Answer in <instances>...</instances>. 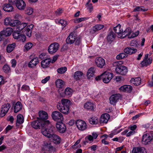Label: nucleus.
<instances>
[{
    "instance_id": "obj_1",
    "label": "nucleus",
    "mask_w": 153,
    "mask_h": 153,
    "mask_svg": "<svg viewBox=\"0 0 153 153\" xmlns=\"http://www.w3.org/2000/svg\"><path fill=\"white\" fill-rule=\"evenodd\" d=\"M27 23L24 22L21 23L19 21L14 27H16V30H18L25 34L29 37H30L31 35V29L33 28L34 25L30 24L27 26Z\"/></svg>"
},
{
    "instance_id": "obj_2",
    "label": "nucleus",
    "mask_w": 153,
    "mask_h": 153,
    "mask_svg": "<svg viewBox=\"0 0 153 153\" xmlns=\"http://www.w3.org/2000/svg\"><path fill=\"white\" fill-rule=\"evenodd\" d=\"M71 102V101L67 99H62L61 101L57 104L56 106L58 110L61 113L67 114L69 113L70 106Z\"/></svg>"
},
{
    "instance_id": "obj_3",
    "label": "nucleus",
    "mask_w": 153,
    "mask_h": 153,
    "mask_svg": "<svg viewBox=\"0 0 153 153\" xmlns=\"http://www.w3.org/2000/svg\"><path fill=\"white\" fill-rule=\"evenodd\" d=\"M119 62H113L112 65V67H115L116 72L120 75H125L128 72L127 68L123 65H122Z\"/></svg>"
},
{
    "instance_id": "obj_4",
    "label": "nucleus",
    "mask_w": 153,
    "mask_h": 153,
    "mask_svg": "<svg viewBox=\"0 0 153 153\" xmlns=\"http://www.w3.org/2000/svg\"><path fill=\"white\" fill-rule=\"evenodd\" d=\"M39 117L37 119L41 122L42 123L44 124L46 126L50 124V122L48 120H46L48 119L47 113L44 111H40L39 113Z\"/></svg>"
},
{
    "instance_id": "obj_5",
    "label": "nucleus",
    "mask_w": 153,
    "mask_h": 153,
    "mask_svg": "<svg viewBox=\"0 0 153 153\" xmlns=\"http://www.w3.org/2000/svg\"><path fill=\"white\" fill-rule=\"evenodd\" d=\"M48 126L44 127L45 130L42 131V134L48 138H50L56 131V128L52 126L49 128L47 127Z\"/></svg>"
},
{
    "instance_id": "obj_6",
    "label": "nucleus",
    "mask_w": 153,
    "mask_h": 153,
    "mask_svg": "<svg viewBox=\"0 0 153 153\" xmlns=\"http://www.w3.org/2000/svg\"><path fill=\"white\" fill-rule=\"evenodd\" d=\"M12 35L14 39L18 41L24 42L26 40L25 36L22 34V33L17 30H13V29Z\"/></svg>"
},
{
    "instance_id": "obj_7",
    "label": "nucleus",
    "mask_w": 153,
    "mask_h": 153,
    "mask_svg": "<svg viewBox=\"0 0 153 153\" xmlns=\"http://www.w3.org/2000/svg\"><path fill=\"white\" fill-rule=\"evenodd\" d=\"M153 139V136L149 133H146L142 136L141 142L143 144L145 145L149 144Z\"/></svg>"
},
{
    "instance_id": "obj_8",
    "label": "nucleus",
    "mask_w": 153,
    "mask_h": 153,
    "mask_svg": "<svg viewBox=\"0 0 153 153\" xmlns=\"http://www.w3.org/2000/svg\"><path fill=\"white\" fill-rule=\"evenodd\" d=\"M13 29L11 27H7L0 32V42L5 37L9 36L12 32Z\"/></svg>"
},
{
    "instance_id": "obj_9",
    "label": "nucleus",
    "mask_w": 153,
    "mask_h": 153,
    "mask_svg": "<svg viewBox=\"0 0 153 153\" xmlns=\"http://www.w3.org/2000/svg\"><path fill=\"white\" fill-rule=\"evenodd\" d=\"M59 47V45L58 43L56 42H53L48 47V51L50 54H53L58 51Z\"/></svg>"
},
{
    "instance_id": "obj_10",
    "label": "nucleus",
    "mask_w": 153,
    "mask_h": 153,
    "mask_svg": "<svg viewBox=\"0 0 153 153\" xmlns=\"http://www.w3.org/2000/svg\"><path fill=\"white\" fill-rule=\"evenodd\" d=\"M75 124L78 129L80 131H83L87 128V126L85 122L82 120H76Z\"/></svg>"
},
{
    "instance_id": "obj_11",
    "label": "nucleus",
    "mask_w": 153,
    "mask_h": 153,
    "mask_svg": "<svg viewBox=\"0 0 153 153\" xmlns=\"http://www.w3.org/2000/svg\"><path fill=\"white\" fill-rule=\"evenodd\" d=\"M112 73L105 72L102 74V80L105 83H108L113 77Z\"/></svg>"
},
{
    "instance_id": "obj_12",
    "label": "nucleus",
    "mask_w": 153,
    "mask_h": 153,
    "mask_svg": "<svg viewBox=\"0 0 153 153\" xmlns=\"http://www.w3.org/2000/svg\"><path fill=\"white\" fill-rule=\"evenodd\" d=\"M51 117L53 119L56 121L60 120L61 121L64 119L62 114L61 112L57 111H54L52 112Z\"/></svg>"
},
{
    "instance_id": "obj_13",
    "label": "nucleus",
    "mask_w": 153,
    "mask_h": 153,
    "mask_svg": "<svg viewBox=\"0 0 153 153\" xmlns=\"http://www.w3.org/2000/svg\"><path fill=\"white\" fill-rule=\"evenodd\" d=\"M57 131L60 133H64L66 129L65 125L62 122H57L56 124Z\"/></svg>"
},
{
    "instance_id": "obj_14",
    "label": "nucleus",
    "mask_w": 153,
    "mask_h": 153,
    "mask_svg": "<svg viewBox=\"0 0 153 153\" xmlns=\"http://www.w3.org/2000/svg\"><path fill=\"white\" fill-rule=\"evenodd\" d=\"M32 127L35 129H40V128H43L44 127L46 126L44 124L42 123L37 118V120L33 121L31 123Z\"/></svg>"
},
{
    "instance_id": "obj_15",
    "label": "nucleus",
    "mask_w": 153,
    "mask_h": 153,
    "mask_svg": "<svg viewBox=\"0 0 153 153\" xmlns=\"http://www.w3.org/2000/svg\"><path fill=\"white\" fill-rule=\"evenodd\" d=\"M19 22L18 20H12L10 18H6L4 20V23L5 25L14 27Z\"/></svg>"
},
{
    "instance_id": "obj_16",
    "label": "nucleus",
    "mask_w": 153,
    "mask_h": 153,
    "mask_svg": "<svg viewBox=\"0 0 153 153\" xmlns=\"http://www.w3.org/2000/svg\"><path fill=\"white\" fill-rule=\"evenodd\" d=\"M10 107V104L9 103H7L6 104H4L2 106L0 114V116L1 117H3L6 115Z\"/></svg>"
},
{
    "instance_id": "obj_17",
    "label": "nucleus",
    "mask_w": 153,
    "mask_h": 153,
    "mask_svg": "<svg viewBox=\"0 0 153 153\" xmlns=\"http://www.w3.org/2000/svg\"><path fill=\"white\" fill-rule=\"evenodd\" d=\"M96 65L98 67L102 68L105 65V59L101 57H97L95 60Z\"/></svg>"
},
{
    "instance_id": "obj_18",
    "label": "nucleus",
    "mask_w": 153,
    "mask_h": 153,
    "mask_svg": "<svg viewBox=\"0 0 153 153\" xmlns=\"http://www.w3.org/2000/svg\"><path fill=\"white\" fill-rule=\"evenodd\" d=\"M120 36V38H124L127 36H128V38H129V37L131 36L132 33L131 28L129 27L126 28L124 31L122 28Z\"/></svg>"
},
{
    "instance_id": "obj_19",
    "label": "nucleus",
    "mask_w": 153,
    "mask_h": 153,
    "mask_svg": "<svg viewBox=\"0 0 153 153\" xmlns=\"http://www.w3.org/2000/svg\"><path fill=\"white\" fill-rule=\"evenodd\" d=\"M133 89L131 86L129 85H125L120 87L119 90L120 91L130 93Z\"/></svg>"
},
{
    "instance_id": "obj_20",
    "label": "nucleus",
    "mask_w": 153,
    "mask_h": 153,
    "mask_svg": "<svg viewBox=\"0 0 153 153\" xmlns=\"http://www.w3.org/2000/svg\"><path fill=\"white\" fill-rule=\"evenodd\" d=\"M120 95L117 94H114L111 95L110 97V102L113 105H115L120 98Z\"/></svg>"
},
{
    "instance_id": "obj_21",
    "label": "nucleus",
    "mask_w": 153,
    "mask_h": 153,
    "mask_svg": "<svg viewBox=\"0 0 153 153\" xmlns=\"http://www.w3.org/2000/svg\"><path fill=\"white\" fill-rule=\"evenodd\" d=\"M115 37V34L113 31L112 30H109V32L107 37V41L108 43L111 44L114 40Z\"/></svg>"
},
{
    "instance_id": "obj_22",
    "label": "nucleus",
    "mask_w": 153,
    "mask_h": 153,
    "mask_svg": "<svg viewBox=\"0 0 153 153\" xmlns=\"http://www.w3.org/2000/svg\"><path fill=\"white\" fill-rule=\"evenodd\" d=\"M110 117V116L108 114L104 113L101 116L100 122L101 123H107Z\"/></svg>"
},
{
    "instance_id": "obj_23",
    "label": "nucleus",
    "mask_w": 153,
    "mask_h": 153,
    "mask_svg": "<svg viewBox=\"0 0 153 153\" xmlns=\"http://www.w3.org/2000/svg\"><path fill=\"white\" fill-rule=\"evenodd\" d=\"M104 27V25H102L97 24L95 25L93 27L91 31V33L92 34H97V31L101 30Z\"/></svg>"
},
{
    "instance_id": "obj_24",
    "label": "nucleus",
    "mask_w": 153,
    "mask_h": 153,
    "mask_svg": "<svg viewBox=\"0 0 153 153\" xmlns=\"http://www.w3.org/2000/svg\"><path fill=\"white\" fill-rule=\"evenodd\" d=\"M73 92V90L72 89L69 87H67L66 88L63 93L59 94L62 97H65V96L70 97L72 95Z\"/></svg>"
},
{
    "instance_id": "obj_25",
    "label": "nucleus",
    "mask_w": 153,
    "mask_h": 153,
    "mask_svg": "<svg viewBox=\"0 0 153 153\" xmlns=\"http://www.w3.org/2000/svg\"><path fill=\"white\" fill-rule=\"evenodd\" d=\"M16 1V6L18 9L20 10L25 9L26 4L23 0H17Z\"/></svg>"
},
{
    "instance_id": "obj_26",
    "label": "nucleus",
    "mask_w": 153,
    "mask_h": 153,
    "mask_svg": "<svg viewBox=\"0 0 153 153\" xmlns=\"http://www.w3.org/2000/svg\"><path fill=\"white\" fill-rule=\"evenodd\" d=\"M39 62V59L35 57L32 59L29 62L28 66L30 68H33L36 66Z\"/></svg>"
},
{
    "instance_id": "obj_27",
    "label": "nucleus",
    "mask_w": 153,
    "mask_h": 153,
    "mask_svg": "<svg viewBox=\"0 0 153 153\" xmlns=\"http://www.w3.org/2000/svg\"><path fill=\"white\" fill-rule=\"evenodd\" d=\"M52 140L53 142L56 145H58L61 142V137L56 134H54L50 138Z\"/></svg>"
},
{
    "instance_id": "obj_28",
    "label": "nucleus",
    "mask_w": 153,
    "mask_h": 153,
    "mask_svg": "<svg viewBox=\"0 0 153 153\" xmlns=\"http://www.w3.org/2000/svg\"><path fill=\"white\" fill-rule=\"evenodd\" d=\"M83 73L80 71H76L74 73L73 77L76 81L81 80L83 78Z\"/></svg>"
},
{
    "instance_id": "obj_29",
    "label": "nucleus",
    "mask_w": 153,
    "mask_h": 153,
    "mask_svg": "<svg viewBox=\"0 0 153 153\" xmlns=\"http://www.w3.org/2000/svg\"><path fill=\"white\" fill-rule=\"evenodd\" d=\"M137 50L133 47H128L125 48L124 50V53L129 54H131L136 52Z\"/></svg>"
},
{
    "instance_id": "obj_30",
    "label": "nucleus",
    "mask_w": 153,
    "mask_h": 153,
    "mask_svg": "<svg viewBox=\"0 0 153 153\" xmlns=\"http://www.w3.org/2000/svg\"><path fill=\"white\" fill-rule=\"evenodd\" d=\"M145 149L143 147H134L133 148L132 153H146Z\"/></svg>"
},
{
    "instance_id": "obj_31",
    "label": "nucleus",
    "mask_w": 153,
    "mask_h": 153,
    "mask_svg": "<svg viewBox=\"0 0 153 153\" xmlns=\"http://www.w3.org/2000/svg\"><path fill=\"white\" fill-rule=\"evenodd\" d=\"M2 8L4 11L8 12L12 11L13 9V7L9 3L3 5Z\"/></svg>"
},
{
    "instance_id": "obj_32",
    "label": "nucleus",
    "mask_w": 153,
    "mask_h": 153,
    "mask_svg": "<svg viewBox=\"0 0 153 153\" xmlns=\"http://www.w3.org/2000/svg\"><path fill=\"white\" fill-rule=\"evenodd\" d=\"M95 105L91 102H88L84 104V107L85 108L90 110L92 111H94Z\"/></svg>"
},
{
    "instance_id": "obj_33",
    "label": "nucleus",
    "mask_w": 153,
    "mask_h": 153,
    "mask_svg": "<svg viewBox=\"0 0 153 153\" xmlns=\"http://www.w3.org/2000/svg\"><path fill=\"white\" fill-rule=\"evenodd\" d=\"M22 108V105L21 102H17L15 104L14 107V112L17 113L21 110Z\"/></svg>"
},
{
    "instance_id": "obj_34",
    "label": "nucleus",
    "mask_w": 153,
    "mask_h": 153,
    "mask_svg": "<svg viewBox=\"0 0 153 153\" xmlns=\"http://www.w3.org/2000/svg\"><path fill=\"white\" fill-rule=\"evenodd\" d=\"M55 83L56 87L59 88V91L60 90V89H62L65 85L64 81L61 79H57ZM59 92H60L59 91Z\"/></svg>"
},
{
    "instance_id": "obj_35",
    "label": "nucleus",
    "mask_w": 153,
    "mask_h": 153,
    "mask_svg": "<svg viewBox=\"0 0 153 153\" xmlns=\"http://www.w3.org/2000/svg\"><path fill=\"white\" fill-rule=\"evenodd\" d=\"M95 70L93 67H91L88 70L87 73V76L88 79H90L94 76Z\"/></svg>"
},
{
    "instance_id": "obj_36",
    "label": "nucleus",
    "mask_w": 153,
    "mask_h": 153,
    "mask_svg": "<svg viewBox=\"0 0 153 153\" xmlns=\"http://www.w3.org/2000/svg\"><path fill=\"white\" fill-rule=\"evenodd\" d=\"M121 26L120 24H119L117 26L114 27L113 30L115 33L118 34V37L120 38V36L122 30V29H121Z\"/></svg>"
},
{
    "instance_id": "obj_37",
    "label": "nucleus",
    "mask_w": 153,
    "mask_h": 153,
    "mask_svg": "<svg viewBox=\"0 0 153 153\" xmlns=\"http://www.w3.org/2000/svg\"><path fill=\"white\" fill-rule=\"evenodd\" d=\"M152 62V59L149 58L147 60H143L140 62V64L141 65L142 67H147L148 65L150 64Z\"/></svg>"
},
{
    "instance_id": "obj_38",
    "label": "nucleus",
    "mask_w": 153,
    "mask_h": 153,
    "mask_svg": "<svg viewBox=\"0 0 153 153\" xmlns=\"http://www.w3.org/2000/svg\"><path fill=\"white\" fill-rule=\"evenodd\" d=\"M75 36L70 34L66 39V43L70 44L73 43L75 40Z\"/></svg>"
},
{
    "instance_id": "obj_39",
    "label": "nucleus",
    "mask_w": 153,
    "mask_h": 153,
    "mask_svg": "<svg viewBox=\"0 0 153 153\" xmlns=\"http://www.w3.org/2000/svg\"><path fill=\"white\" fill-rule=\"evenodd\" d=\"M51 60H48L47 59L42 60L41 62V66L43 68H46L49 66L51 62Z\"/></svg>"
},
{
    "instance_id": "obj_40",
    "label": "nucleus",
    "mask_w": 153,
    "mask_h": 153,
    "mask_svg": "<svg viewBox=\"0 0 153 153\" xmlns=\"http://www.w3.org/2000/svg\"><path fill=\"white\" fill-rule=\"evenodd\" d=\"M45 149L46 151L51 152L53 150V146L50 143H45Z\"/></svg>"
},
{
    "instance_id": "obj_41",
    "label": "nucleus",
    "mask_w": 153,
    "mask_h": 153,
    "mask_svg": "<svg viewBox=\"0 0 153 153\" xmlns=\"http://www.w3.org/2000/svg\"><path fill=\"white\" fill-rule=\"evenodd\" d=\"M22 117L23 116L22 114L18 115L17 116L16 123V126H19L20 124H22L23 123V120L22 118Z\"/></svg>"
},
{
    "instance_id": "obj_42",
    "label": "nucleus",
    "mask_w": 153,
    "mask_h": 153,
    "mask_svg": "<svg viewBox=\"0 0 153 153\" xmlns=\"http://www.w3.org/2000/svg\"><path fill=\"white\" fill-rule=\"evenodd\" d=\"M16 44L13 43L9 44L7 46L6 50L8 53H10L13 51L16 47Z\"/></svg>"
},
{
    "instance_id": "obj_43",
    "label": "nucleus",
    "mask_w": 153,
    "mask_h": 153,
    "mask_svg": "<svg viewBox=\"0 0 153 153\" xmlns=\"http://www.w3.org/2000/svg\"><path fill=\"white\" fill-rule=\"evenodd\" d=\"M89 122L91 124H97L98 122V118L95 116L92 117L89 119Z\"/></svg>"
},
{
    "instance_id": "obj_44",
    "label": "nucleus",
    "mask_w": 153,
    "mask_h": 153,
    "mask_svg": "<svg viewBox=\"0 0 153 153\" xmlns=\"http://www.w3.org/2000/svg\"><path fill=\"white\" fill-rule=\"evenodd\" d=\"M132 83L136 86L140 85L141 82V78L140 77H136L135 78H132L131 79Z\"/></svg>"
},
{
    "instance_id": "obj_45",
    "label": "nucleus",
    "mask_w": 153,
    "mask_h": 153,
    "mask_svg": "<svg viewBox=\"0 0 153 153\" xmlns=\"http://www.w3.org/2000/svg\"><path fill=\"white\" fill-rule=\"evenodd\" d=\"M142 7H143V6H137L134 9L133 12H135L137 11H143L145 12L147 10L146 9H143Z\"/></svg>"
},
{
    "instance_id": "obj_46",
    "label": "nucleus",
    "mask_w": 153,
    "mask_h": 153,
    "mask_svg": "<svg viewBox=\"0 0 153 153\" xmlns=\"http://www.w3.org/2000/svg\"><path fill=\"white\" fill-rule=\"evenodd\" d=\"M93 139L92 136L91 135H88L85 137V140L83 141L84 144L85 145L86 143H88V140L90 141H93Z\"/></svg>"
},
{
    "instance_id": "obj_47",
    "label": "nucleus",
    "mask_w": 153,
    "mask_h": 153,
    "mask_svg": "<svg viewBox=\"0 0 153 153\" xmlns=\"http://www.w3.org/2000/svg\"><path fill=\"white\" fill-rule=\"evenodd\" d=\"M67 70V68L66 67H62L57 69V72L59 74H63L66 72Z\"/></svg>"
},
{
    "instance_id": "obj_48",
    "label": "nucleus",
    "mask_w": 153,
    "mask_h": 153,
    "mask_svg": "<svg viewBox=\"0 0 153 153\" xmlns=\"http://www.w3.org/2000/svg\"><path fill=\"white\" fill-rule=\"evenodd\" d=\"M3 69L4 72L6 73H8L10 71V67L7 64H5L3 66Z\"/></svg>"
},
{
    "instance_id": "obj_49",
    "label": "nucleus",
    "mask_w": 153,
    "mask_h": 153,
    "mask_svg": "<svg viewBox=\"0 0 153 153\" xmlns=\"http://www.w3.org/2000/svg\"><path fill=\"white\" fill-rule=\"evenodd\" d=\"M33 46V44L30 42L27 43L24 46V50L28 51Z\"/></svg>"
},
{
    "instance_id": "obj_50",
    "label": "nucleus",
    "mask_w": 153,
    "mask_h": 153,
    "mask_svg": "<svg viewBox=\"0 0 153 153\" xmlns=\"http://www.w3.org/2000/svg\"><path fill=\"white\" fill-rule=\"evenodd\" d=\"M75 45L76 46H79L80 43H81V40L80 37H75V40L74 41Z\"/></svg>"
},
{
    "instance_id": "obj_51",
    "label": "nucleus",
    "mask_w": 153,
    "mask_h": 153,
    "mask_svg": "<svg viewBox=\"0 0 153 153\" xmlns=\"http://www.w3.org/2000/svg\"><path fill=\"white\" fill-rule=\"evenodd\" d=\"M130 45L131 46H133L135 48L137 47L139 45L137 41L135 40L131 41Z\"/></svg>"
},
{
    "instance_id": "obj_52",
    "label": "nucleus",
    "mask_w": 153,
    "mask_h": 153,
    "mask_svg": "<svg viewBox=\"0 0 153 153\" xmlns=\"http://www.w3.org/2000/svg\"><path fill=\"white\" fill-rule=\"evenodd\" d=\"M86 19L85 17H83L76 19L74 20L75 23H78L82 22L83 21L85 20Z\"/></svg>"
},
{
    "instance_id": "obj_53",
    "label": "nucleus",
    "mask_w": 153,
    "mask_h": 153,
    "mask_svg": "<svg viewBox=\"0 0 153 153\" xmlns=\"http://www.w3.org/2000/svg\"><path fill=\"white\" fill-rule=\"evenodd\" d=\"M126 56V54L123 53H120L116 56V58L117 59H122L124 58Z\"/></svg>"
},
{
    "instance_id": "obj_54",
    "label": "nucleus",
    "mask_w": 153,
    "mask_h": 153,
    "mask_svg": "<svg viewBox=\"0 0 153 153\" xmlns=\"http://www.w3.org/2000/svg\"><path fill=\"white\" fill-rule=\"evenodd\" d=\"M63 10L61 8H59L55 12V14L56 16L60 15L63 12Z\"/></svg>"
},
{
    "instance_id": "obj_55",
    "label": "nucleus",
    "mask_w": 153,
    "mask_h": 153,
    "mask_svg": "<svg viewBox=\"0 0 153 153\" xmlns=\"http://www.w3.org/2000/svg\"><path fill=\"white\" fill-rule=\"evenodd\" d=\"M59 22L61 24L62 26H63V28L64 27L67 25L66 21L63 19H60L59 21Z\"/></svg>"
},
{
    "instance_id": "obj_56",
    "label": "nucleus",
    "mask_w": 153,
    "mask_h": 153,
    "mask_svg": "<svg viewBox=\"0 0 153 153\" xmlns=\"http://www.w3.org/2000/svg\"><path fill=\"white\" fill-rule=\"evenodd\" d=\"M12 128V126H11L10 125H8L5 128L4 132V133L6 134L7 132L10 130H11Z\"/></svg>"
},
{
    "instance_id": "obj_57",
    "label": "nucleus",
    "mask_w": 153,
    "mask_h": 153,
    "mask_svg": "<svg viewBox=\"0 0 153 153\" xmlns=\"http://www.w3.org/2000/svg\"><path fill=\"white\" fill-rule=\"evenodd\" d=\"M29 89V87L28 85H23L21 88L22 91H27Z\"/></svg>"
},
{
    "instance_id": "obj_58",
    "label": "nucleus",
    "mask_w": 153,
    "mask_h": 153,
    "mask_svg": "<svg viewBox=\"0 0 153 153\" xmlns=\"http://www.w3.org/2000/svg\"><path fill=\"white\" fill-rule=\"evenodd\" d=\"M139 31L136 32L135 33H132V32L131 36L129 37V38H132L134 37L137 36L139 34Z\"/></svg>"
},
{
    "instance_id": "obj_59",
    "label": "nucleus",
    "mask_w": 153,
    "mask_h": 153,
    "mask_svg": "<svg viewBox=\"0 0 153 153\" xmlns=\"http://www.w3.org/2000/svg\"><path fill=\"white\" fill-rule=\"evenodd\" d=\"M50 78V77L49 76L46 77L44 79H43L42 80V83H45L49 80Z\"/></svg>"
},
{
    "instance_id": "obj_60",
    "label": "nucleus",
    "mask_w": 153,
    "mask_h": 153,
    "mask_svg": "<svg viewBox=\"0 0 153 153\" xmlns=\"http://www.w3.org/2000/svg\"><path fill=\"white\" fill-rule=\"evenodd\" d=\"M11 63L12 64V67L15 68L16 64V60L14 59H13L11 60Z\"/></svg>"
},
{
    "instance_id": "obj_61",
    "label": "nucleus",
    "mask_w": 153,
    "mask_h": 153,
    "mask_svg": "<svg viewBox=\"0 0 153 153\" xmlns=\"http://www.w3.org/2000/svg\"><path fill=\"white\" fill-rule=\"evenodd\" d=\"M137 127V126L136 125H134L133 126L130 125L128 127V128L132 131H134L135 130Z\"/></svg>"
},
{
    "instance_id": "obj_62",
    "label": "nucleus",
    "mask_w": 153,
    "mask_h": 153,
    "mask_svg": "<svg viewBox=\"0 0 153 153\" xmlns=\"http://www.w3.org/2000/svg\"><path fill=\"white\" fill-rule=\"evenodd\" d=\"M5 83V81L3 76L0 75V85L4 84Z\"/></svg>"
},
{
    "instance_id": "obj_63",
    "label": "nucleus",
    "mask_w": 153,
    "mask_h": 153,
    "mask_svg": "<svg viewBox=\"0 0 153 153\" xmlns=\"http://www.w3.org/2000/svg\"><path fill=\"white\" fill-rule=\"evenodd\" d=\"M7 120L8 121H10L11 123H12L13 122L14 118L13 116H10L8 117L7 119Z\"/></svg>"
},
{
    "instance_id": "obj_64",
    "label": "nucleus",
    "mask_w": 153,
    "mask_h": 153,
    "mask_svg": "<svg viewBox=\"0 0 153 153\" xmlns=\"http://www.w3.org/2000/svg\"><path fill=\"white\" fill-rule=\"evenodd\" d=\"M6 61V59L3 56L0 55V62L1 64L4 63Z\"/></svg>"
}]
</instances>
